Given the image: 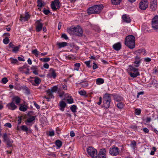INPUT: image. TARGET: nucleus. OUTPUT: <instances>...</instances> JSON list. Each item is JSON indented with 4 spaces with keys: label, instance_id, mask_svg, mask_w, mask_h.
I'll list each match as a JSON object with an SVG mask.
<instances>
[{
    "label": "nucleus",
    "instance_id": "nucleus-1",
    "mask_svg": "<svg viewBox=\"0 0 158 158\" xmlns=\"http://www.w3.org/2000/svg\"><path fill=\"white\" fill-rule=\"evenodd\" d=\"M104 6L102 4H99L98 5H94L87 9V14L88 15L99 14L102 10Z\"/></svg>",
    "mask_w": 158,
    "mask_h": 158
},
{
    "label": "nucleus",
    "instance_id": "nucleus-2",
    "mask_svg": "<svg viewBox=\"0 0 158 158\" xmlns=\"http://www.w3.org/2000/svg\"><path fill=\"white\" fill-rule=\"evenodd\" d=\"M135 38L132 35H129L127 36L125 39V44L130 49L135 47Z\"/></svg>",
    "mask_w": 158,
    "mask_h": 158
},
{
    "label": "nucleus",
    "instance_id": "nucleus-3",
    "mask_svg": "<svg viewBox=\"0 0 158 158\" xmlns=\"http://www.w3.org/2000/svg\"><path fill=\"white\" fill-rule=\"evenodd\" d=\"M58 89V88L57 86H54L52 87L50 89H48L46 91L47 95L44 96V98L47 99L48 101H50L51 99L54 98V97L52 93L56 92L57 91Z\"/></svg>",
    "mask_w": 158,
    "mask_h": 158
},
{
    "label": "nucleus",
    "instance_id": "nucleus-4",
    "mask_svg": "<svg viewBox=\"0 0 158 158\" xmlns=\"http://www.w3.org/2000/svg\"><path fill=\"white\" fill-rule=\"evenodd\" d=\"M127 71L130 76L133 78H135L140 75L138 69L135 68L131 65L129 66Z\"/></svg>",
    "mask_w": 158,
    "mask_h": 158
},
{
    "label": "nucleus",
    "instance_id": "nucleus-5",
    "mask_svg": "<svg viewBox=\"0 0 158 158\" xmlns=\"http://www.w3.org/2000/svg\"><path fill=\"white\" fill-rule=\"evenodd\" d=\"M111 102V99L110 94H105L103 96V101L104 106L105 108L108 109L110 107Z\"/></svg>",
    "mask_w": 158,
    "mask_h": 158
},
{
    "label": "nucleus",
    "instance_id": "nucleus-6",
    "mask_svg": "<svg viewBox=\"0 0 158 158\" xmlns=\"http://www.w3.org/2000/svg\"><path fill=\"white\" fill-rule=\"evenodd\" d=\"M87 151L88 154L92 158H98L97 151L92 147H89L88 148Z\"/></svg>",
    "mask_w": 158,
    "mask_h": 158
},
{
    "label": "nucleus",
    "instance_id": "nucleus-7",
    "mask_svg": "<svg viewBox=\"0 0 158 158\" xmlns=\"http://www.w3.org/2000/svg\"><path fill=\"white\" fill-rule=\"evenodd\" d=\"M51 7L53 11H56L60 7V3L59 0H54L52 2Z\"/></svg>",
    "mask_w": 158,
    "mask_h": 158
},
{
    "label": "nucleus",
    "instance_id": "nucleus-8",
    "mask_svg": "<svg viewBox=\"0 0 158 158\" xmlns=\"http://www.w3.org/2000/svg\"><path fill=\"white\" fill-rule=\"evenodd\" d=\"M119 152L120 151L118 148L114 146L110 148L109 151L110 154L113 156L118 155L119 154Z\"/></svg>",
    "mask_w": 158,
    "mask_h": 158
},
{
    "label": "nucleus",
    "instance_id": "nucleus-9",
    "mask_svg": "<svg viewBox=\"0 0 158 158\" xmlns=\"http://www.w3.org/2000/svg\"><path fill=\"white\" fill-rule=\"evenodd\" d=\"M148 2L147 0H143L139 3V8L142 10H145L148 7Z\"/></svg>",
    "mask_w": 158,
    "mask_h": 158
},
{
    "label": "nucleus",
    "instance_id": "nucleus-10",
    "mask_svg": "<svg viewBox=\"0 0 158 158\" xmlns=\"http://www.w3.org/2000/svg\"><path fill=\"white\" fill-rule=\"evenodd\" d=\"M152 27L154 29H158V16H156L152 19Z\"/></svg>",
    "mask_w": 158,
    "mask_h": 158
},
{
    "label": "nucleus",
    "instance_id": "nucleus-11",
    "mask_svg": "<svg viewBox=\"0 0 158 158\" xmlns=\"http://www.w3.org/2000/svg\"><path fill=\"white\" fill-rule=\"evenodd\" d=\"M157 0H151L150 3V8L152 11H155L157 7Z\"/></svg>",
    "mask_w": 158,
    "mask_h": 158
},
{
    "label": "nucleus",
    "instance_id": "nucleus-12",
    "mask_svg": "<svg viewBox=\"0 0 158 158\" xmlns=\"http://www.w3.org/2000/svg\"><path fill=\"white\" fill-rule=\"evenodd\" d=\"M47 76L48 78H53L55 79L56 77L55 70L51 68L49 71V73L47 74Z\"/></svg>",
    "mask_w": 158,
    "mask_h": 158
},
{
    "label": "nucleus",
    "instance_id": "nucleus-13",
    "mask_svg": "<svg viewBox=\"0 0 158 158\" xmlns=\"http://www.w3.org/2000/svg\"><path fill=\"white\" fill-rule=\"evenodd\" d=\"M73 31L77 33V35L79 36H82L83 34L82 29L79 26L74 27L73 28Z\"/></svg>",
    "mask_w": 158,
    "mask_h": 158
},
{
    "label": "nucleus",
    "instance_id": "nucleus-14",
    "mask_svg": "<svg viewBox=\"0 0 158 158\" xmlns=\"http://www.w3.org/2000/svg\"><path fill=\"white\" fill-rule=\"evenodd\" d=\"M41 19L39 20H37L36 22V26L35 27V30L36 32H39L42 29L43 24L40 22Z\"/></svg>",
    "mask_w": 158,
    "mask_h": 158
},
{
    "label": "nucleus",
    "instance_id": "nucleus-15",
    "mask_svg": "<svg viewBox=\"0 0 158 158\" xmlns=\"http://www.w3.org/2000/svg\"><path fill=\"white\" fill-rule=\"evenodd\" d=\"M31 15L28 13V12H26L25 13V15H21L20 16V20L21 21L25 22L28 21V19L30 18Z\"/></svg>",
    "mask_w": 158,
    "mask_h": 158
},
{
    "label": "nucleus",
    "instance_id": "nucleus-16",
    "mask_svg": "<svg viewBox=\"0 0 158 158\" xmlns=\"http://www.w3.org/2000/svg\"><path fill=\"white\" fill-rule=\"evenodd\" d=\"M32 112V111H30L28 112L27 114V115L29 116L30 117L28 118L26 121V123L27 124V123H31L33 121L35 120V118L36 116H31V113Z\"/></svg>",
    "mask_w": 158,
    "mask_h": 158
},
{
    "label": "nucleus",
    "instance_id": "nucleus-17",
    "mask_svg": "<svg viewBox=\"0 0 158 158\" xmlns=\"http://www.w3.org/2000/svg\"><path fill=\"white\" fill-rule=\"evenodd\" d=\"M135 60L134 62V65L135 67H138L139 66L141 62L140 57L137 56L135 57Z\"/></svg>",
    "mask_w": 158,
    "mask_h": 158
},
{
    "label": "nucleus",
    "instance_id": "nucleus-18",
    "mask_svg": "<svg viewBox=\"0 0 158 158\" xmlns=\"http://www.w3.org/2000/svg\"><path fill=\"white\" fill-rule=\"evenodd\" d=\"M21 99L18 96H14L12 98V101L14 103L15 102V104L17 105H19V103L21 102Z\"/></svg>",
    "mask_w": 158,
    "mask_h": 158
},
{
    "label": "nucleus",
    "instance_id": "nucleus-19",
    "mask_svg": "<svg viewBox=\"0 0 158 158\" xmlns=\"http://www.w3.org/2000/svg\"><path fill=\"white\" fill-rule=\"evenodd\" d=\"M8 109L14 110L17 108V106L15 105L14 103L12 101L10 103H9L7 105Z\"/></svg>",
    "mask_w": 158,
    "mask_h": 158
},
{
    "label": "nucleus",
    "instance_id": "nucleus-20",
    "mask_svg": "<svg viewBox=\"0 0 158 158\" xmlns=\"http://www.w3.org/2000/svg\"><path fill=\"white\" fill-rule=\"evenodd\" d=\"M113 48L116 50L119 51L121 48V45L120 43H117L115 44L113 46Z\"/></svg>",
    "mask_w": 158,
    "mask_h": 158
},
{
    "label": "nucleus",
    "instance_id": "nucleus-21",
    "mask_svg": "<svg viewBox=\"0 0 158 158\" xmlns=\"http://www.w3.org/2000/svg\"><path fill=\"white\" fill-rule=\"evenodd\" d=\"M122 19L124 21L127 23H130L131 22V19L129 16L126 14L123 15Z\"/></svg>",
    "mask_w": 158,
    "mask_h": 158
},
{
    "label": "nucleus",
    "instance_id": "nucleus-22",
    "mask_svg": "<svg viewBox=\"0 0 158 158\" xmlns=\"http://www.w3.org/2000/svg\"><path fill=\"white\" fill-rule=\"evenodd\" d=\"M21 128V130L23 131H26L27 134L28 133H31L32 132L31 130L28 129L26 125H22Z\"/></svg>",
    "mask_w": 158,
    "mask_h": 158
},
{
    "label": "nucleus",
    "instance_id": "nucleus-23",
    "mask_svg": "<svg viewBox=\"0 0 158 158\" xmlns=\"http://www.w3.org/2000/svg\"><path fill=\"white\" fill-rule=\"evenodd\" d=\"M145 53V50L143 49L138 50L135 51L134 52V54L137 55H138L141 53L144 55Z\"/></svg>",
    "mask_w": 158,
    "mask_h": 158
},
{
    "label": "nucleus",
    "instance_id": "nucleus-24",
    "mask_svg": "<svg viewBox=\"0 0 158 158\" xmlns=\"http://www.w3.org/2000/svg\"><path fill=\"white\" fill-rule=\"evenodd\" d=\"M66 106V103L64 101H61L60 102V109L63 111L64 110V108Z\"/></svg>",
    "mask_w": 158,
    "mask_h": 158
},
{
    "label": "nucleus",
    "instance_id": "nucleus-25",
    "mask_svg": "<svg viewBox=\"0 0 158 158\" xmlns=\"http://www.w3.org/2000/svg\"><path fill=\"white\" fill-rule=\"evenodd\" d=\"M19 105H20V106L19 107V110L20 111L24 112L27 110V106L25 104L23 105L20 104Z\"/></svg>",
    "mask_w": 158,
    "mask_h": 158
},
{
    "label": "nucleus",
    "instance_id": "nucleus-26",
    "mask_svg": "<svg viewBox=\"0 0 158 158\" xmlns=\"http://www.w3.org/2000/svg\"><path fill=\"white\" fill-rule=\"evenodd\" d=\"M13 142V140L10 139H9L5 142L6 143L8 147H12V143Z\"/></svg>",
    "mask_w": 158,
    "mask_h": 158
},
{
    "label": "nucleus",
    "instance_id": "nucleus-27",
    "mask_svg": "<svg viewBox=\"0 0 158 158\" xmlns=\"http://www.w3.org/2000/svg\"><path fill=\"white\" fill-rule=\"evenodd\" d=\"M104 83V80L102 78H99L96 79V83L97 85H100Z\"/></svg>",
    "mask_w": 158,
    "mask_h": 158
},
{
    "label": "nucleus",
    "instance_id": "nucleus-28",
    "mask_svg": "<svg viewBox=\"0 0 158 158\" xmlns=\"http://www.w3.org/2000/svg\"><path fill=\"white\" fill-rule=\"evenodd\" d=\"M82 87H85L88 85V83L87 81H82L79 84Z\"/></svg>",
    "mask_w": 158,
    "mask_h": 158
},
{
    "label": "nucleus",
    "instance_id": "nucleus-29",
    "mask_svg": "<svg viewBox=\"0 0 158 158\" xmlns=\"http://www.w3.org/2000/svg\"><path fill=\"white\" fill-rule=\"evenodd\" d=\"M57 45H58L59 48H60L66 46L67 45V43L66 42H63L58 43H57Z\"/></svg>",
    "mask_w": 158,
    "mask_h": 158
},
{
    "label": "nucleus",
    "instance_id": "nucleus-30",
    "mask_svg": "<svg viewBox=\"0 0 158 158\" xmlns=\"http://www.w3.org/2000/svg\"><path fill=\"white\" fill-rule=\"evenodd\" d=\"M21 89L24 90L25 93L27 94H30L29 89L27 87L23 86L21 87Z\"/></svg>",
    "mask_w": 158,
    "mask_h": 158
},
{
    "label": "nucleus",
    "instance_id": "nucleus-31",
    "mask_svg": "<svg viewBox=\"0 0 158 158\" xmlns=\"http://www.w3.org/2000/svg\"><path fill=\"white\" fill-rule=\"evenodd\" d=\"M98 154L106 156V149L105 148L101 149Z\"/></svg>",
    "mask_w": 158,
    "mask_h": 158
},
{
    "label": "nucleus",
    "instance_id": "nucleus-32",
    "mask_svg": "<svg viewBox=\"0 0 158 158\" xmlns=\"http://www.w3.org/2000/svg\"><path fill=\"white\" fill-rule=\"evenodd\" d=\"M122 0H111L112 4L114 5H118L120 3Z\"/></svg>",
    "mask_w": 158,
    "mask_h": 158
},
{
    "label": "nucleus",
    "instance_id": "nucleus-33",
    "mask_svg": "<svg viewBox=\"0 0 158 158\" xmlns=\"http://www.w3.org/2000/svg\"><path fill=\"white\" fill-rule=\"evenodd\" d=\"M55 144L56 146L59 148L62 145V142L59 140H57L55 142Z\"/></svg>",
    "mask_w": 158,
    "mask_h": 158
},
{
    "label": "nucleus",
    "instance_id": "nucleus-34",
    "mask_svg": "<svg viewBox=\"0 0 158 158\" xmlns=\"http://www.w3.org/2000/svg\"><path fill=\"white\" fill-rule=\"evenodd\" d=\"M124 106V104L122 102H119L117 104V107L119 109L123 108Z\"/></svg>",
    "mask_w": 158,
    "mask_h": 158
},
{
    "label": "nucleus",
    "instance_id": "nucleus-35",
    "mask_svg": "<svg viewBox=\"0 0 158 158\" xmlns=\"http://www.w3.org/2000/svg\"><path fill=\"white\" fill-rule=\"evenodd\" d=\"M3 141L4 142H5L10 139L7 136V134L6 133H4L3 134Z\"/></svg>",
    "mask_w": 158,
    "mask_h": 158
},
{
    "label": "nucleus",
    "instance_id": "nucleus-36",
    "mask_svg": "<svg viewBox=\"0 0 158 158\" xmlns=\"http://www.w3.org/2000/svg\"><path fill=\"white\" fill-rule=\"evenodd\" d=\"M34 82L36 84L39 85L41 82L40 79L38 77H35Z\"/></svg>",
    "mask_w": 158,
    "mask_h": 158
},
{
    "label": "nucleus",
    "instance_id": "nucleus-37",
    "mask_svg": "<svg viewBox=\"0 0 158 158\" xmlns=\"http://www.w3.org/2000/svg\"><path fill=\"white\" fill-rule=\"evenodd\" d=\"M77 108V106L75 105L72 106L70 108V109L71 110L73 113H75L76 112Z\"/></svg>",
    "mask_w": 158,
    "mask_h": 158
},
{
    "label": "nucleus",
    "instance_id": "nucleus-38",
    "mask_svg": "<svg viewBox=\"0 0 158 158\" xmlns=\"http://www.w3.org/2000/svg\"><path fill=\"white\" fill-rule=\"evenodd\" d=\"M40 61L43 62H48L50 60V59L49 58L46 57L44 58H40Z\"/></svg>",
    "mask_w": 158,
    "mask_h": 158
},
{
    "label": "nucleus",
    "instance_id": "nucleus-39",
    "mask_svg": "<svg viewBox=\"0 0 158 158\" xmlns=\"http://www.w3.org/2000/svg\"><path fill=\"white\" fill-rule=\"evenodd\" d=\"M20 47V45H19L18 46L15 47L13 49L12 51L15 53L17 52L18 51H19V49Z\"/></svg>",
    "mask_w": 158,
    "mask_h": 158
},
{
    "label": "nucleus",
    "instance_id": "nucleus-40",
    "mask_svg": "<svg viewBox=\"0 0 158 158\" xmlns=\"http://www.w3.org/2000/svg\"><path fill=\"white\" fill-rule=\"evenodd\" d=\"M115 100L116 102L118 103L121 102L120 101L123 100V98L122 97L117 96L115 97Z\"/></svg>",
    "mask_w": 158,
    "mask_h": 158
},
{
    "label": "nucleus",
    "instance_id": "nucleus-41",
    "mask_svg": "<svg viewBox=\"0 0 158 158\" xmlns=\"http://www.w3.org/2000/svg\"><path fill=\"white\" fill-rule=\"evenodd\" d=\"M75 68L74 70L78 71L79 70V68L80 67V64L79 63H77L74 64Z\"/></svg>",
    "mask_w": 158,
    "mask_h": 158
},
{
    "label": "nucleus",
    "instance_id": "nucleus-42",
    "mask_svg": "<svg viewBox=\"0 0 158 158\" xmlns=\"http://www.w3.org/2000/svg\"><path fill=\"white\" fill-rule=\"evenodd\" d=\"M32 53L37 57L39 55V52L37 51V49H35L32 50Z\"/></svg>",
    "mask_w": 158,
    "mask_h": 158
},
{
    "label": "nucleus",
    "instance_id": "nucleus-43",
    "mask_svg": "<svg viewBox=\"0 0 158 158\" xmlns=\"http://www.w3.org/2000/svg\"><path fill=\"white\" fill-rule=\"evenodd\" d=\"M69 98L67 99V102L69 104H71L73 103V98L71 96H68Z\"/></svg>",
    "mask_w": 158,
    "mask_h": 158
},
{
    "label": "nucleus",
    "instance_id": "nucleus-44",
    "mask_svg": "<svg viewBox=\"0 0 158 158\" xmlns=\"http://www.w3.org/2000/svg\"><path fill=\"white\" fill-rule=\"evenodd\" d=\"M131 146L134 149H135V148H136V143L135 140H133L131 141Z\"/></svg>",
    "mask_w": 158,
    "mask_h": 158
},
{
    "label": "nucleus",
    "instance_id": "nucleus-45",
    "mask_svg": "<svg viewBox=\"0 0 158 158\" xmlns=\"http://www.w3.org/2000/svg\"><path fill=\"white\" fill-rule=\"evenodd\" d=\"M141 110L140 109H136L135 111V113L137 115H139L141 113Z\"/></svg>",
    "mask_w": 158,
    "mask_h": 158
},
{
    "label": "nucleus",
    "instance_id": "nucleus-46",
    "mask_svg": "<svg viewBox=\"0 0 158 158\" xmlns=\"http://www.w3.org/2000/svg\"><path fill=\"white\" fill-rule=\"evenodd\" d=\"M79 93L81 95L85 96V95L86 93L85 91L83 90L79 91Z\"/></svg>",
    "mask_w": 158,
    "mask_h": 158
},
{
    "label": "nucleus",
    "instance_id": "nucleus-47",
    "mask_svg": "<svg viewBox=\"0 0 158 158\" xmlns=\"http://www.w3.org/2000/svg\"><path fill=\"white\" fill-rule=\"evenodd\" d=\"M151 120V118L150 117H147V118L144 120V121L146 123H149Z\"/></svg>",
    "mask_w": 158,
    "mask_h": 158
},
{
    "label": "nucleus",
    "instance_id": "nucleus-48",
    "mask_svg": "<svg viewBox=\"0 0 158 158\" xmlns=\"http://www.w3.org/2000/svg\"><path fill=\"white\" fill-rule=\"evenodd\" d=\"M3 43L5 44H7L9 43V40L7 37H6L3 40Z\"/></svg>",
    "mask_w": 158,
    "mask_h": 158
},
{
    "label": "nucleus",
    "instance_id": "nucleus-49",
    "mask_svg": "<svg viewBox=\"0 0 158 158\" xmlns=\"http://www.w3.org/2000/svg\"><path fill=\"white\" fill-rule=\"evenodd\" d=\"M11 63L12 64H15L17 63L18 62V60L16 59L10 58Z\"/></svg>",
    "mask_w": 158,
    "mask_h": 158
},
{
    "label": "nucleus",
    "instance_id": "nucleus-50",
    "mask_svg": "<svg viewBox=\"0 0 158 158\" xmlns=\"http://www.w3.org/2000/svg\"><path fill=\"white\" fill-rule=\"evenodd\" d=\"M43 12L46 15H48L50 12V10H45V8H44Z\"/></svg>",
    "mask_w": 158,
    "mask_h": 158
},
{
    "label": "nucleus",
    "instance_id": "nucleus-51",
    "mask_svg": "<svg viewBox=\"0 0 158 158\" xmlns=\"http://www.w3.org/2000/svg\"><path fill=\"white\" fill-rule=\"evenodd\" d=\"M60 87L61 89L66 90L67 89V87L65 85H61L60 86Z\"/></svg>",
    "mask_w": 158,
    "mask_h": 158
},
{
    "label": "nucleus",
    "instance_id": "nucleus-52",
    "mask_svg": "<svg viewBox=\"0 0 158 158\" xmlns=\"http://www.w3.org/2000/svg\"><path fill=\"white\" fill-rule=\"evenodd\" d=\"M61 37L64 38L65 40H67L68 39V37L65 33L63 34L61 36Z\"/></svg>",
    "mask_w": 158,
    "mask_h": 158
},
{
    "label": "nucleus",
    "instance_id": "nucleus-53",
    "mask_svg": "<svg viewBox=\"0 0 158 158\" xmlns=\"http://www.w3.org/2000/svg\"><path fill=\"white\" fill-rule=\"evenodd\" d=\"M2 81L4 84H6V83L7 81H8V80L7 79V78L6 77H4L2 78Z\"/></svg>",
    "mask_w": 158,
    "mask_h": 158
},
{
    "label": "nucleus",
    "instance_id": "nucleus-54",
    "mask_svg": "<svg viewBox=\"0 0 158 158\" xmlns=\"http://www.w3.org/2000/svg\"><path fill=\"white\" fill-rule=\"evenodd\" d=\"M54 135L55 133L54 131H49L48 135L50 136H54Z\"/></svg>",
    "mask_w": 158,
    "mask_h": 158
},
{
    "label": "nucleus",
    "instance_id": "nucleus-55",
    "mask_svg": "<svg viewBox=\"0 0 158 158\" xmlns=\"http://www.w3.org/2000/svg\"><path fill=\"white\" fill-rule=\"evenodd\" d=\"M90 61L89 60L88 61H86L85 62V63L86 64V65L89 67H90L91 66H90Z\"/></svg>",
    "mask_w": 158,
    "mask_h": 158
},
{
    "label": "nucleus",
    "instance_id": "nucleus-56",
    "mask_svg": "<svg viewBox=\"0 0 158 158\" xmlns=\"http://www.w3.org/2000/svg\"><path fill=\"white\" fill-rule=\"evenodd\" d=\"M19 119L18 120V124H20L21 123V120L22 119V116L18 117Z\"/></svg>",
    "mask_w": 158,
    "mask_h": 158
},
{
    "label": "nucleus",
    "instance_id": "nucleus-57",
    "mask_svg": "<svg viewBox=\"0 0 158 158\" xmlns=\"http://www.w3.org/2000/svg\"><path fill=\"white\" fill-rule=\"evenodd\" d=\"M43 6V4L42 2H37V6L41 8Z\"/></svg>",
    "mask_w": 158,
    "mask_h": 158
},
{
    "label": "nucleus",
    "instance_id": "nucleus-58",
    "mask_svg": "<svg viewBox=\"0 0 158 158\" xmlns=\"http://www.w3.org/2000/svg\"><path fill=\"white\" fill-rule=\"evenodd\" d=\"M106 156L105 155H101V154H98V158H106Z\"/></svg>",
    "mask_w": 158,
    "mask_h": 158
},
{
    "label": "nucleus",
    "instance_id": "nucleus-59",
    "mask_svg": "<svg viewBox=\"0 0 158 158\" xmlns=\"http://www.w3.org/2000/svg\"><path fill=\"white\" fill-rule=\"evenodd\" d=\"M67 32L69 34H72L74 31H73V28H71L67 30Z\"/></svg>",
    "mask_w": 158,
    "mask_h": 158
},
{
    "label": "nucleus",
    "instance_id": "nucleus-60",
    "mask_svg": "<svg viewBox=\"0 0 158 158\" xmlns=\"http://www.w3.org/2000/svg\"><path fill=\"white\" fill-rule=\"evenodd\" d=\"M34 105L36 107V108L39 109L40 108V107L35 102H34Z\"/></svg>",
    "mask_w": 158,
    "mask_h": 158
},
{
    "label": "nucleus",
    "instance_id": "nucleus-61",
    "mask_svg": "<svg viewBox=\"0 0 158 158\" xmlns=\"http://www.w3.org/2000/svg\"><path fill=\"white\" fill-rule=\"evenodd\" d=\"M144 94L143 91H141L140 92L138 93L137 97V98H138L139 97V95H143Z\"/></svg>",
    "mask_w": 158,
    "mask_h": 158
},
{
    "label": "nucleus",
    "instance_id": "nucleus-62",
    "mask_svg": "<svg viewBox=\"0 0 158 158\" xmlns=\"http://www.w3.org/2000/svg\"><path fill=\"white\" fill-rule=\"evenodd\" d=\"M98 68L97 65L95 64V62L93 63V69H95Z\"/></svg>",
    "mask_w": 158,
    "mask_h": 158
},
{
    "label": "nucleus",
    "instance_id": "nucleus-63",
    "mask_svg": "<svg viewBox=\"0 0 158 158\" xmlns=\"http://www.w3.org/2000/svg\"><path fill=\"white\" fill-rule=\"evenodd\" d=\"M4 126L5 127H7L9 128L11 127V125L10 123H6L5 124Z\"/></svg>",
    "mask_w": 158,
    "mask_h": 158
},
{
    "label": "nucleus",
    "instance_id": "nucleus-64",
    "mask_svg": "<svg viewBox=\"0 0 158 158\" xmlns=\"http://www.w3.org/2000/svg\"><path fill=\"white\" fill-rule=\"evenodd\" d=\"M102 102V98L101 97H100L99 98V101L97 103V104L100 105L101 104Z\"/></svg>",
    "mask_w": 158,
    "mask_h": 158
}]
</instances>
